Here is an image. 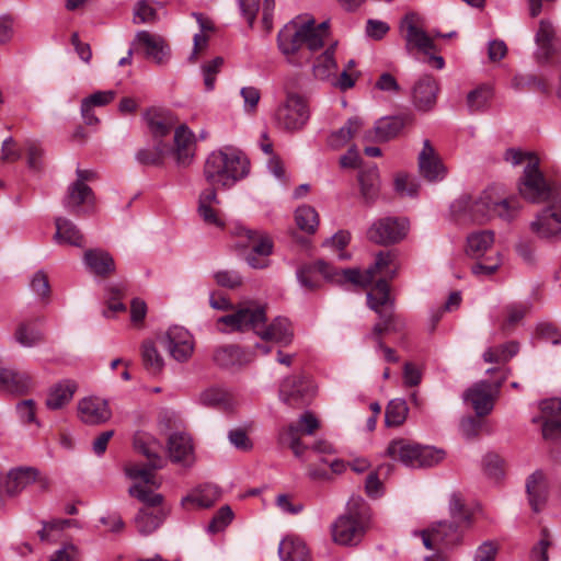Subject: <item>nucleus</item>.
<instances>
[{"mask_svg":"<svg viewBox=\"0 0 561 561\" xmlns=\"http://www.w3.org/2000/svg\"><path fill=\"white\" fill-rule=\"evenodd\" d=\"M265 322L266 312L263 306L241 307L218 319V324L226 327L220 329L222 332L253 331L264 341H272L282 346L291 343L294 332L288 319L277 317L268 325Z\"/></svg>","mask_w":561,"mask_h":561,"instance_id":"obj_1","label":"nucleus"},{"mask_svg":"<svg viewBox=\"0 0 561 561\" xmlns=\"http://www.w3.org/2000/svg\"><path fill=\"white\" fill-rule=\"evenodd\" d=\"M329 36V23L327 21L316 24L314 19L308 16H297L278 32V48L287 59L293 62V57L302 46L310 51L323 47L325 38Z\"/></svg>","mask_w":561,"mask_h":561,"instance_id":"obj_2","label":"nucleus"},{"mask_svg":"<svg viewBox=\"0 0 561 561\" xmlns=\"http://www.w3.org/2000/svg\"><path fill=\"white\" fill-rule=\"evenodd\" d=\"M249 171L248 158L232 147L210 152L204 164V178L210 187L230 188L244 179Z\"/></svg>","mask_w":561,"mask_h":561,"instance_id":"obj_3","label":"nucleus"},{"mask_svg":"<svg viewBox=\"0 0 561 561\" xmlns=\"http://www.w3.org/2000/svg\"><path fill=\"white\" fill-rule=\"evenodd\" d=\"M465 206L469 219L479 224L495 217L510 222L517 217L522 208L516 197H504L494 187L483 191L474 199H468Z\"/></svg>","mask_w":561,"mask_h":561,"instance_id":"obj_4","label":"nucleus"},{"mask_svg":"<svg viewBox=\"0 0 561 561\" xmlns=\"http://www.w3.org/2000/svg\"><path fill=\"white\" fill-rule=\"evenodd\" d=\"M318 274L336 284H367L371 278V271H368L367 274H360L358 268L337 270L324 261L301 266L297 271V278L302 287L313 290L319 286Z\"/></svg>","mask_w":561,"mask_h":561,"instance_id":"obj_5","label":"nucleus"},{"mask_svg":"<svg viewBox=\"0 0 561 561\" xmlns=\"http://www.w3.org/2000/svg\"><path fill=\"white\" fill-rule=\"evenodd\" d=\"M517 187L524 199L535 204L549 203L554 201L556 195H561V187L546 180L537 158L531 157L524 168Z\"/></svg>","mask_w":561,"mask_h":561,"instance_id":"obj_6","label":"nucleus"},{"mask_svg":"<svg viewBox=\"0 0 561 561\" xmlns=\"http://www.w3.org/2000/svg\"><path fill=\"white\" fill-rule=\"evenodd\" d=\"M367 302L379 316V322L374 325L371 333L378 344L381 334L398 331L401 328V323L393 312V301L390 298V288L386 280L378 282L374 289L367 294Z\"/></svg>","mask_w":561,"mask_h":561,"instance_id":"obj_7","label":"nucleus"},{"mask_svg":"<svg viewBox=\"0 0 561 561\" xmlns=\"http://www.w3.org/2000/svg\"><path fill=\"white\" fill-rule=\"evenodd\" d=\"M530 231L541 240L557 242L561 240V195L547 203L529 224Z\"/></svg>","mask_w":561,"mask_h":561,"instance_id":"obj_8","label":"nucleus"},{"mask_svg":"<svg viewBox=\"0 0 561 561\" xmlns=\"http://www.w3.org/2000/svg\"><path fill=\"white\" fill-rule=\"evenodd\" d=\"M309 117L307 101L296 93H288L285 102L278 106L275 113L278 127L287 131L302 129Z\"/></svg>","mask_w":561,"mask_h":561,"instance_id":"obj_9","label":"nucleus"},{"mask_svg":"<svg viewBox=\"0 0 561 561\" xmlns=\"http://www.w3.org/2000/svg\"><path fill=\"white\" fill-rule=\"evenodd\" d=\"M320 424L318 419L309 411L302 413L297 422L284 426L278 432L280 445L288 446L297 458H301L307 446L300 442L301 435H312Z\"/></svg>","mask_w":561,"mask_h":561,"instance_id":"obj_10","label":"nucleus"},{"mask_svg":"<svg viewBox=\"0 0 561 561\" xmlns=\"http://www.w3.org/2000/svg\"><path fill=\"white\" fill-rule=\"evenodd\" d=\"M409 231V221L405 218L385 217L376 220L367 230V238L381 245L398 243Z\"/></svg>","mask_w":561,"mask_h":561,"instance_id":"obj_11","label":"nucleus"},{"mask_svg":"<svg viewBox=\"0 0 561 561\" xmlns=\"http://www.w3.org/2000/svg\"><path fill=\"white\" fill-rule=\"evenodd\" d=\"M506 374H503L493 385L489 381L476 382L463 392V400L471 404L479 417L488 415L493 410L499 389L506 380Z\"/></svg>","mask_w":561,"mask_h":561,"instance_id":"obj_12","label":"nucleus"},{"mask_svg":"<svg viewBox=\"0 0 561 561\" xmlns=\"http://www.w3.org/2000/svg\"><path fill=\"white\" fill-rule=\"evenodd\" d=\"M157 341L176 362H186L194 351L193 337L183 327L169 328L165 333L157 337Z\"/></svg>","mask_w":561,"mask_h":561,"instance_id":"obj_13","label":"nucleus"},{"mask_svg":"<svg viewBox=\"0 0 561 561\" xmlns=\"http://www.w3.org/2000/svg\"><path fill=\"white\" fill-rule=\"evenodd\" d=\"M279 400L291 408H302L312 397V387L304 376H289L282 380Z\"/></svg>","mask_w":561,"mask_h":561,"instance_id":"obj_14","label":"nucleus"},{"mask_svg":"<svg viewBox=\"0 0 561 561\" xmlns=\"http://www.w3.org/2000/svg\"><path fill=\"white\" fill-rule=\"evenodd\" d=\"M465 529L449 520H442L422 533L423 543L427 549L437 546L449 547L460 542Z\"/></svg>","mask_w":561,"mask_h":561,"instance_id":"obj_15","label":"nucleus"},{"mask_svg":"<svg viewBox=\"0 0 561 561\" xmlns=\"http://www.w3.org/2000/svg\"><path fill=\"white\" fill-rule=\"evenodd\" d=\"M541 415L533 422H542V436L546 439H561V399L553 398L540 403Z\"/></svg>","mask_w":561,"mask_h":561,"instance_id":"obj_16","label":"nucleus"},{"mask_svg":"<svg viewBox=\"0 0 561 561\" xmlns=\"http://www.w3.org/2000/svg\"><path fill=\"white\" fill-rule=\"evenodd\" d=\"M420 174L428 182H438L445 179L447 170L428 139L423 141V148L417 157Z\"/></svg>","mask_w":561,"mask_h":561,"instance_id":"obj_17","label":"nucleus"},{"mask_svg":"<svg viewBox=\"0 0 561 561\" xmlns=\"http://www.w3.org/2000/svg\"><path fill=\"white\" fill-rule=\"evenodd\" d=\"M421 18L414 13H408L402 22L401 27L405 30L407 48L411 46L417 48L425 55H430L435 49V44L430 35L420 26Z\"/></svg>","mask_w":561,"mask_h":561,"instance_id":"obj_18","label":"nucleus"},{"mask_svg":"<svg viewBox=\"0 0 561 561\" xmlns=\"http://www.w3.org/2000/svg\"><path fill=\"white\" fill-rule=\"evenodd\" d=\"M366 529L367 525L341 515L331 526L332 539L337 545L354 546L362 540Z\"/></svg>","mask_w":561,"mask_h":561,"instance_id":"obj_19","label":"nucleus"},{"mask_svg":"<svg viewBox=\"0 0 561 561\" xmlns=\"http://www.w3.org/2000/svg\"><path fill=\"white\" fill-rule=\"evenodd\" d=\"M78 416L85 424L100 425L112 417V411L106 400L88 397L78 402Z\"/></svg>","mask_w":561,"mask_h":561,"instance_id":"obj_20","label":"nucleus"},{"mask_svg":"<svg viewBox=\"0 0 561 561\" xmlns=\"http://www.w3.org/2000/svg\"><path fill=\"white\" fill-rule=\"evenodd\" d=\"M220 205L215 187H206L198 196L197 214L204 224L222 229L225 220L221 211L217 208Z\"/></svg>","mask_w":561,"mask_h":561,"instance_id":"obj_21","label":"nucleus"},{"mask_svg":"<svg viewBox=\"0 0 561 561\" xmlns=\"http://www.w3.org/2000/svg\"><path fill=\"white\" fill-rule=\"evenodd\" d=\"M439 91L436 79L430 75H424L417 79L412 89V102L416 110L422 112L431 111L437 100Z\"/></svg>","mask_w":561,"mask_h":561,"instance_id":"obj_22","label":"nucleus"},{"mask_svg":"<svg viewBox=\"0 0 561 561\" xmlns=\"http://www.w3.org/2000/svg\"><path fill=\"white\" fill-rule=\"evenodd\" d=\"M136 42L142 48L145 56L154 64L162 66L169 61L171 50L162 36L140 31L136 35Z\"/></svg>","mask_w":561,"mask_h":561,"instance_id":"obj_23","label":"nucleus"},{"mask_svg":"<svg viewBox=\"0 0 561 561\" xmlns=\"http://www.w3.org/2000/svg\"><path fill=\"white\" fill-rule=\"evenodd\" d=\"M195 135L186 126L180 125L174 131V148H170V153L175 158L178 165L187 167L192 163L195 156Z\"/></svg>","mask_w":561,"mask_h":561,"instance_id":"obj_24","label":"nucleus"},{"mask_svg":"<svg viewBox=\"0 0 561 561\" xmlns=\"http://www.w3.org/2000/svg\"><path fill=\"white\" fill-rule=\"evenodd\" d=\"M168 451L172 462L191 467L195 461L192 438L184 432H175L169 436Z\"/></svg>","mask_w":561,"mask_h":561,"instance_id":"obj_25","label":"nucleus"},{"mask_svg":"<svg viewBox=\"0 0 561 561\" xmlns=\"http://www.w3.org/2000/svg\"><path fill=\"white\" fill-rule=\"evenodd\" d=\"M401 116L381 117L375 123L373 129L364 133L363 139L371 142H386L397 137L404 127Z\"/></svg>","mask_w":561,"mask_h":561,"instance_id":"obj_26","label":"nucleus"},{"mask_svg":"<svg viewBox=\"0 0 561 561\" xmlns=\"http://www.w3.org/2000/svg\"><path fill=\"white\" fill-rule=\"evenodd\" d=\"M535 42L538 46L536 59L539 64L548 62L558 51L556 30L549 20H540Z\"/></svg>","mask_w":561,"mask_h":561,"instance_id":"obj_27","label":"nucleus"},{"mask_svg":"<svg viewBox=\"0 0 561 561\" xmlns=\"http://www.w3.org/2000/svg\"><path fill=\"white\" fill-rule=\"evenodd\" d=\"M526 492L531 510L536 513L540 512L545 507L549 495V482L542 471L537 470L528 477Z\"/></svg>","mask_w":561,"mask_h":561,"instance_id":"obj_28","label":"nucleus"},{"mask_svg":"<svg viewBox=\"0 0 561 561\" xmlns=\"http://www.w3.org/2000/svg\"><path fill=\"white\" fill-rule=\"evenodd\" d=\"M55 227L56 232L53 237L55 243L59 245H71L76 248L84 247V234L72 220L65 217H56Z\"/></svg>","mask_w":561,"mask_h":561,"instance_id":"obj_29","label":"nucleus"},{"mask_svg":"<svg viewBox=\"0 0 561 561\" xmlns=\"http://www.w3.org/2000/svg\"><path fill=\"white\" fill-rule=\"evenodd\" d=\"M35 480L36 471L32 468L12 469L7 476L0 473V494L3 491L8 495H14Z\"/></svg>","mask_w":561,"mask_h":561,"instance_id":"obj_30","label":"nucleus"},{"mask_svg":"<svg viewBox=\"0 0 561 561\" xmlns=\"http://www.w3.org/2000/svg\"><path fill=\"white\" fill-rule=\"evenodd\" d=\"M170 514V507L140 508L134 518L135 526L139 534L148 536L156 531Z\"/></svg>","mask_w":561,"mask_h":561,"instance_id":"obj_31","label":"nucleus"},{"mask_svg":"<svg viewBox=\"0 0 561 561\" xmlns=\"http://www.w3.org/2000/svg\"><path fill=\"white\" fill-rule=\"evenodd\" d=\"M254 356L251 352L242 350L237 345H224L216 348L214 362L222 368H232L249 364Z\"/></svg>","mask_w":561,"mask_h":561,"instance_id":"obj_32","label":"nucleus"},{"mask_svg":"<svg viewBox=\"0 0 561 561\" xmlns=\"http://www.w3.org/2000/svg\"><path fill=\"white\" fill-rule=\"evenodd\" d=\"M421 445L400 438L392 440L387 447V455L393 460H399L403 465L416 468L420 456Z\"/></svg>","mask_w":561,"mask_h":561,"instance_id":"obj_33","label":"nucleus"},{"mask_svg":"<svg viewBox=\"0 0 561 561\" xmlns=\"http://www.w3.org/2000/svg\"><path fill=\"white\" fill-rule=\"evenodd\" d=\"M83 262L87 268L98 276H106L115 270L111 254L101 249L87 250L83 254Z\"/></svg>","mask_w":561,"mask_h":561,"instance_id":"obj_34","label":"nucleus"},{"mask_svg":"<svg viewBox=\"0 0 561 561\" xmlns=\"http://www.w3.org/2000/svg\"><path fill=\"white\" fill-rule=\"evenodd\" d=\"M393 254L390 252H379L376 256V261L373 266L368 267L365 272L360 271V274H367L368 271H371V278L367 284H354L355 286L367 287L369 286L377 275H381V278L376 282V284L380 280H386L388 284V279H391L396 276L398 266L393 263Z\"/></svg>","mask_w":561,"mask_h":561,"instance_id":"obj_35","label":"nucleus"},{"mask_svg":"<svg viewBox=\"0 0 561 561\" xmlns=\"http://www.w3.org/2000/svg\"><path fill=\"white\" fill-rule=\"evenodd\" d=\"M93 201L94 194L90 186L81 184V182H73L68 186L62 203L69 211L78 214L82 205L92 204Z\"/></svg>","mask_w":561,"mask_h":561,"instance_id":"obj_36","label":"nucleus"},{"mask_svg":"<svg viewBox=\"0 0 561 561\" xmlns=\"http://www.w3.org/2000/svg\"><path fill=\"white\" fill-rule=\"evenodd\" d=\"M240 238L247 240L243 247L249 248L250 252H253L264 259H267L272 254V240L264 232L249 228H241Z\"/></svg>","mask_w":561,"mask_h":561,"instance_id":"obj_37","label":"nucleus"},{"mask_svg":"<svg viewBox=\"0 0 561 561\" xmlns=\"http://www.w3.org/2000/svg\"><path fill=\"white\" fill-rule=\"evenodd\" d=\"M134 447L138 453L146 456L151 469L164 467L165 461L159 455V444L153 437L147 434H137L134 438Z\"/></svg>","mask_w":561,"mask_h":561,"instance_id":"obj_38","label":"nucleus"},{"mask_svg":"<svg viewBox=\"0 0 561 561\" xmlns=\"http://www.w3.org/2000/svg\"><path fill=\"white\" fill-rule=\"evenodd\" d=\"M78 386L76 381L66 379L55 385L46 399V407L50 410H59L70 402Z\"/></svg>","mask_w":561,"mask_h":561,"instance_id":"obj_39","label":"nucleus"},{"mask_svg":"<svg viewBox=\"0 0 561 561\" xmlns=\"http://www.w3.org/2000/svg\"><path fill=\"white\" fill-rule=\"evenodd\" d=\"M278 554L282 561H309L310 552L300 538L287 537L278 547Z\"/></svg>","mask_w":561,"mask_h":561,"instance_id":"obj_40","label":"nucleus"},{"mask_svg":"<svg viewBox=\"0 0 561 561\" xmlns=\"http://www.w3.org/2000/svg\"><path fill=\"white\" fill-rule=\"evenodd\" d=\"M364 123L358 116L347 119V122L337 130L328 137V146L332 149L344 147L363 127Z\"/></svg>","mask_w":561,"mask_h":561,"instance_id":"obj_41","label":"nucleus"},{"mask_svg":"<svg viewBox=\"0 0 561 561\" xmlns=\"http://www.w3.org/2000/svg\"><path fill=\"white\" fill-rule=\"evenodd\" d=\"M220 496V492L216 485L206 484L195 493L190 494L182 499V506L188 507L190 504H194L201 508L210 507Z\"/></svg>","mask_w":561,"mask_h":561,"instance_id":"obj_42","label":"nucleus"},{"mask_svg":"<svg viewBox=\"0 0 561 561\" xmlns=\"http://www.w3.org/2000/svg\"><path fill=\"white\" fill-rule=\"evenodd\" d=\"M493 98V90L490 85L482 84L467 94V107L470 114L485 112Z\"/></svg>","mask_w":561,"mask_h":561,"instance_id":"obj_43","label":"nucleus"},{"mask_svg":"<svg viewBox=\"0 0 561 561\" xmlns=\"http://www.w3.org/2000/svg\"><path fill=\"white\" fill-rule=\"evenodd\" d=\"M449 522L465 530L469 528L472 523V513L466 506L465 501L460 494H451L449 500Z\"/></svg>","mask_w":561,"mask_h":561,"instance_id":"obj_44","label":"nucleus"},{"mask_svg":"<svg viewBox=\"0 0 561 561\" xmlns=\"http://www.w3.org/2000/svg\"><path fill=\"white\" fill-rule=\"evenodd\" d=\"M150 486H151L150 484L134 483L128 489V494L131 497H135L138 501H140L141 503H144L145 504L144 508L154 510V508H159L161 506H165L163 503V501H164L163 495L160 493H156L154 491H152L150 489Z\"/></svg>","mask_w":561,"mask_h":561,"instance_id":"obj_45","label":"nucleus"},{"mask_svg":"<svg viewBox=\"0 0 561 561\" xmlns=\"http://www.w3.org/2000/svg\"><path fill=\"white\" fill-rule=\"evenodd\" d=\"M494 242L491 230L474 231L467 237V253L473 257L482 256Z\"/></svg>","mask_w":561,"mask_h":561,"instance_id":"obj_46","label":"nucleus"},{"mask_svg":"<svg viewBox=\"0 0 561 561\" xmlns=\"http://www.w3.org/2000/svg\"><path fill=\"white\" fill-rule=\"evenodd\" d=\"M334 44L330 45L325 51L320 55L312 67L313 76L319 80H329L335 77L337 65L333 58Z\"/></svg>","mask_w":561,"mask_h":561,"instance_id":"obj_47","label":"nucleus"},{"mask_svg":"<svg viewBox=\"0 0 561 561\" xmlns=\"http://www.w3.org/2000/svg\"><path fill=\"white\" fill-rule=\"evenodd\" d=\"M360 193L366 202H374L379 193L380 180L376 167L362 171L358 175Z\"/></svg>","mask_w":561,"mask_h":561,"instance_id":"obj_48","label":"nucleus"},{"mask_svg":"<svg viewBox=\"0 0 561 561\" xmlns=\"http://www.w3.org/2000/svg\"><path fill=\"white\" fill-rule=\"evenodd\" d=\"M176 125V118L170 112H154L148 117V126L154 138L167 136Z\"/></svg>","mask_w":561,"mask_h":561,"instance_id":"obj_49","label":"nucleus"},{"mask_svg":"<svg viewBox=\"0 0 561 561\" xmlns=\"http://www.w3.org/2000/svg\"><path fill=\"white\" fill-rule=\"evenodd\" d=\"M168 154H170V147L159 140L151 148L139 149L136 152V160L146 165H160Z\"/></svg>","mask_w":561,"mask_h":561,"instance_id":"obj_50","label":"nucleus"},{"mask_svg":"<svg viewBox=\"0 0 561 561\" xmlns=\"http://www.w3.org/2000/svg\"><path fill=\"white\" fill-rule=\"evenodd\" d=\"M141 357L146 370L151 375L162 371L164 360L151 341H145L141 345Z\"/></svg>","mask_w":561,"mask_h":561,"instance_id":"obj_51","label":"nucleus"},{"mask_svg":"<svg viewBox=\"0 0 561 561\" xmlns=\"http://www.w3.org/2000/svg\"><path fill=\"white\" fill-rule=\"evenodd\" d=\"M512 88L516 91L524 90H537L541 93L549 92V83L548 81L536 75L527 73V75H516L512 79Z\"/></svg>","mask_w":561,"mask_h":561,"instance_id":"obj_52","label":"nucleus"},{"mask_svg":"<svg viewBox=\"0 0 561 561\" xmlns=\"http://www.w3.org/2000/svg\"><path fill=\"white\" fill-rule=\"evenodd\" d=\"M409 408L403 399L391 400L385 414V423L387 426H400L408 416Z\"/></svg>","mask_w":561,"mask_h":561,"instance_id":"obj_53","label":"nucleus"},{"mask_svg":"<svg viewBox=\"0 0 561 561\" xmlns=\"http://www.w3.org/2000/svg\"><path fill=\"white\" fill-rule=\"evenodd\" d=\"M14 339L24 347H33L43 341V334L34 325L21 322L15 329Z\"/></svg>","mask_w":561,"mask_h":561,"instance_id":"obj_54","label":"nucleus"},{"mask_svg":"<svg viewBox=\"0 0 561 561\" xmlns=\"http://www.w3.org/2000/svg\"><path fill=\"white\" fill-rule=\"evenodd\" d=\"M343 515L356 519L368 526L370 519V510L363 497L358 495H353L348 500L346 505V512Z\"/></svg>","mask_w":561,"mask_h":561,"instance_id":"obj_55","label":"nucleus"},{"mask_svg":"<svg viewBox=\"0 0 561 561\" xmlns=\"http://www.w3.org/2000/svg\"><path fill=\"white\" fill-rule=\"evenodd\" d=\"M154 469L149 467V461L145 466L138 463H128L125 467L126 476L131 480H140L141 484H150L153 488H159L160 483L156 481V477L152 473Z\"/></svg>","mask_w":561,"mask_h":561,"instance_id":"obj_56","label":"nucleus"},{"mask_svg":"<svg viewBox=\"0 0 561 561\" xmlns=\"http://www.w3.org/2000/svg\"><path fill=\"white\" fill-rule=\"evenodd\" d=\"M295 219L299 229L308 233L314 232L319 224L316 209L308 205H304L297 208Z\"/></svg>","mask_w":561,"mask_h":561,"instance_id":"obj_57","label":"nucleus"},{"mask_svg":"<svg viewBox=\"0 0 561 561\" xmlns=\"http://www.w3.org/2000/svg\"><path fill=\"white\" fill-rule=\"evenodd\" d=\"M198 401L209 408L226 407L229 403V394L222 388L210 387L199 393Z\"/></svg>","mask_w":561,"mask_h":561,"instance_id":"obj_58","label":"nucleus"},{"mask_svg":"<svg viewBox=\"0 0 561 561\" xmlns=\"http://www.w3.org/2000/svg\"><path fill=\"white\" fill-rule=\"evenodd\" d=\"M30 287L39 300L45 304L49 301L51 293L50 284L48 280V275L43 270H39L33 274L30 282Z\"/></svg>","mask_w":561,"mask_h":561,"instance_id":"obj_59","label":"nucleus"},{"mask_svg":"<svg viewBox=\"0 0 561 561\" xmlns=\"http://www.w3.org/2000/svg\"><path fill=\"white\" fill-rule=\"evenodd\" d=\"M13 378L9 379L7 392L23 394L33 388L32 377L24 371L12 369Z\"/></svg>","mask_w":561,"mask_h":561,"instance_id":"obj_60","label":"nucleus"},{"mask_svg":"<svg viewBox=\"0 0 561 561\" xmlns=\"http://www.w3.org/2000/svg\"><path fill=\"white\" fill-rule=\"evenodd\" d=\"M445 458V451L432 446H421L416 468L433 467Z\"/></svg>","mask_w":561,"mask_h":561,"instance_id":"obj_61","label":"nucleus"},{"mask_svg":"<svg viewBox=\"0 0 561 561\" xmlns=\"http://www.w3.org/2000/svg\"><path fill=\"white\" fill-rule=\"evenodd\" d=\"M16 414L19 420L25 424H36L39 426V422L36 419V403L33 399L22 400L16 404Z\"/></svg>","mask_w":561,"mask_h":561,"instance_id":"obj_62","label":"nucleus"},{"mask_svg":"<svg viewBox=\"0 0 561 561\" xmlns=\"http://www.w3.org/2000/svg\"><path fill=\"white\" fill-rule=\"evenodd\" d=\"M214 279L220 287L236 289L243 283L241 275L236 271L222 270L214 273Z\"/></svg>","mask_w":561,"mask_h":561,"instance_id":"obj_63","label":"nucleus"},{"mask_svg":"<svg viewBox=\"0 0 561 561\" xmlns=\"http://www.w3.org/2000/svg\"><path fill=\"white\" fill-rule=\"evenodd\" d=\"M552 540L548 529L541 530L539 541L533 547L530 552L531 561H549L548 549L551 547Z\"/></svg>","mask_w":561,"mask_h":561,"instance_id":"obj_64","label":"nucleus"}]
</instances>
